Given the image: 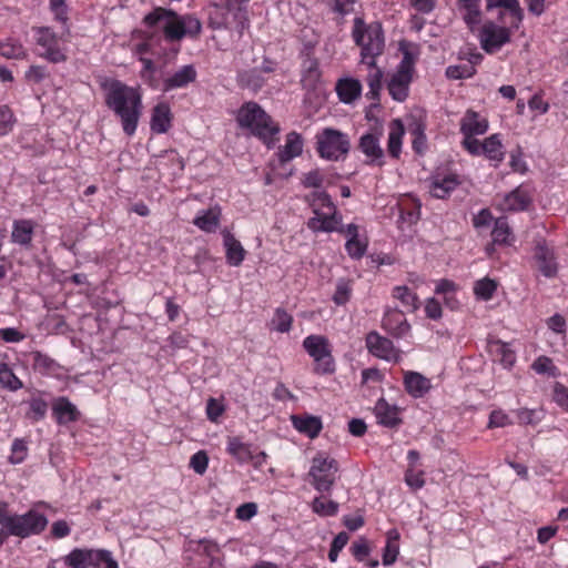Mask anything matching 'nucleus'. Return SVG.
<instances>
[{
  "label": "nucleus",
  "mask_w": 568,
  "mask_h": 568,
  "mask_svg": "<svg viewBox=\"0 0 568 568\" xmlns=\"http://www.w3.org/2000/svg\"><path fill=\"white\" fill-rule=\"evenodd\" d=\"M101 87L105 105L120 119L124 133L133 135L143 110L140 89L114 79L103 81Z\"/></svg>",
  "instance_id": "1"
},
{
  "label": "nucleus",
  "mask_w": 568,
  "mask_h": 568,
  "mask_svg": "<svg viewBox=\"0 0 568 568\" xmlns=\"http://www.w3.org/2000/svg\"><path fill=\"white\" fill-rule=\"evenodd\" d=\"M144 22L153 28L163 30L170 42L180 41L184 37H197L201 32V21L191 14L179 16L172 10L156 8L144 18Z\"/></svg>",
  "instance_id": "2"
},
{
  "label": "nucleus",
  "mask_w": 568,
  "mask_h": 568,
  "mask_svg": "<svg viewBox=\"0 0 568 568\" xmlns=\"http://www.w3.org/2000/svg\"><path fill=\"white\" fill-rule=\"evenodd\" d=\"M353 39L361 47V62L376 60L385 47V39L381 23L366 24L362 18L354 20Z\"/></svg>",
  "instance_id": "3"
},
{
  "label": "nucleus",
  "mask_w": 568,
  "mask_h": 568,
  "mask_svg": "<svg viewBox=\"0 0 568 568\" xmlns=\"http://www.w3.org/2000/svg\"><path fill=\"white\" fill-rule=\"evenodd\" d=\"M236 120L240 126L250 129L254 135H257L267 144L274 142L273 136L280 131L278 125L255 102L244 104L239 110Z\"/></svg>",
  "instance_id": "4"
},
{
  "label": "nucleus",
  "mask_w": 568,
  "mask_h": 568,
  "mask_svg": "<svg viewBox=\"0 0 568 568\" xmlns=\"http://www.w3.org/2000/svg\"><path fill=\"white\" fill-rule=\"evenodd\" d=\"M316 144L320 155L331 161L346 156L351 149L348 135L332 128H325L316 135Z\"/></svg>",
  "instance_id": "5"
},
{
  "label": "nucleus",
  "mask_w": 568,
  "mask_h": 568,
  "mask_svg": "<svg viewBox=\"0 0 568 568\" xmlns=\"http://www.w3.org/2000/svg\"><path fill=\"white\" fill-rule=\"evenodd\" d=\"M64 562L71 568H118L111 552L103 549H73L64 557Z\"/></svg>",
  "instance_id": "6"
},
{
  "label": "nucleus",
  "mask_w": 568,
  "mask_h": 568,
  "mask_svg": "<svg viewBox=\"0 0 568 568\" xmlns=\"http://www.w3.org/2000/svg\"><path fill=\"white\" fill-rule=\"evenodd\" d=\"M303 347L315 362V372L329 374L335 369L331 345L327 337L323 335H310L303 341Z\"/></svg>",
  "instance_id": "7"
},
{
  "label": "nucleus",
  "mask_w": 568,
  "mask_h": 568,
  "mask_svg": "<svg viewBox=\"0 0 568 568\" xmlns=\"http://www.w3.org/2000/svg\"><path fill=\"white\" fill-rule=\"evenodd\" d=\"M337 471L338 465L334 458L318 454L312 460L308 476L316 490L327 493L335 484Z\"/></svg>",
  "instance_id": "8"
},
{
  "label": "nucleus",
  "mask_w": 568,
  "mask_h": 568,
  "mask_svg": "<svg viewBox=\"0 0 568 568\" xmlns=\"http://www.w3.org/2000/svg\"><path fill=\"white\" fill-rule=\"evenodd\" d=\"M413 70L414 58L410 52L405 51L396 72L392 75L387 84L388 92L394 100L403 102L407 98Z\"/></svg>",
  "instance_id": "9"
},
{
  "label": "nucleus",
  "mask_w": 568,
  "mask_h": 568,
  "mask_svg": "<svg viewBox=\"0 0 568 568\" xmlns=\"http://www.w3.org/2000/svg\"><path fill=\"white\" fill-rule=\"evenodd\" d=\"M48 525V519L39 511L31 509L24 515H13L11 525L7 531L10 536L27 538L42 532Z\"/></svg>",
  "instance_id": "10"
},
{
  "label": "nucleus",
  "mask_w": 568,
  "mask_h": 568,
  "mask_svg": "<svg viewBox=\"0 0 568 568\" xmlns=\"http://www.w3.org/2000/svg\"><path fill=\"white\" fill-rule=\"evenodd\" d=\"M510 28L501 27L493 21L484 23L480 30L479 39L481 48L487 53L499 50L504 44L510 41Z\"/></svg>",
  "instance_id": "11"
},
{
  "label": "nucleus",
  "mask_w": 568,
  "mask_h": 568,
  "mask_svg": "<svg viewBox=\"0 0 568 568\" xmlns=\"http://www.w3.org/2000/svg\"><path fill=\"white\" fill-rule=\"evenodd\" d=\"M366 347L368 352L387 362L397 363L400 359L399 351L394 346L393 342L377 332H371L366 336Z\"/></svg>",
  "instance_id": "12"
},
{
  "label": "nucleus",
  "mask_w": 568,
  "mask_h": 568,
  "mask_svg": "<svg viewBox=\"0 0 568 568\" xmlns=\"http://www.w3.org/2000/svg\"><path fill=\"white\" fill-rule=\"evenodd\" d=\"M37 43L44 49L41 55L52 63H59L67 60L65 53L59 47L57 34L47 27L37 30Z\"/></svg>",
  "instance_id": "13"
},
{
  "label": "nucleus",
  "mask_w": 568,
  "mask_h": 568,
  "mask_svg": "<svg viewBox=\"0 0 568 568\" xmlns=\"http://www.w3.org/2000/svg\"><path fill=\"white\" fill-rule=\"evenodd\" d=\"M359 69L366 71L364 77L368 87L366 97L371 100H379V94L383 89L384 71L377 67L376 60H368L366 62L359 61Z\"/></svg>",
  "instance_id": "14"
},
{
  "label": "nucleus",
  "mask_w": 568,
  "mask_h": 568,
  "mask_svg": "<svg viewBox=\"0 0 568 568\" xmlns=\"http://www.w3.org/2000/svg\"><path fill=\"white\" fill-rule=\"evenodd\" d=\"M534 257L539 272L546 277H555L558 273V264L554 250L546 242H538L535 247Z\"/></svg>",
  "instance_id": "15"
},
{
  "label": "nucleus",
  "mask_w": 568,
  "mask_h": 568,
  "mask_svg": "<svg viewBox=\"0 0 568 568\" xmlns=\"http://www.w3.org/2000/svg\"><path fill=\"white\" fill-rule=\"evenodd\" d=\"M315 216L307 222L308 229L314 232H344V226H339L342 217L337 215L336 209L334 211L318 212L314 209Z\"/></svg>",
  "instance_id": "16"
},
{
  "label": "nucleus",
  "mask_w": 568,
  "mask_h": 568,
  "mask_svg": "<svg viewBox=\"0 0 568 568\" xmlns=\"http://www.w3.org/2000/svg\"><path fill=\"white\" fill-rule=\"evenodd\" d=\"M197 72L191 64L183 65L163 80V91L182 89L196 80Z\"/></svg>",
  "instance_id": "17"
},
{
  "label": "nucleus",
  "mask_w": 568,
  "mask_h": 568,
  "mask_svg": "<svg viewBox=\"0 0 568 568\" xmlns=\"http://www.w3.org/2000/svg\"><path fill=\"white\" fill-rule=\"evenodd\" d=\"M460 184V180L456 174H447L445 176L436 175L432 179L429 193L436 199H445Z\"/></svg>",
  "instance_id": "18"
},
{
  "label": "nucleus",
  "mask_w": 568,
  "mask_h": 568,
  "mask_svg": "<svg viewBox=\"0 0 568 568\" xmlns=\"http://www.w3.org/2000/svg\"><path fill=\"white\" fill-rule=\"evenodd\" d=\"M487 130L488 121L473 110H467L460 120V132L464 135H480Z\"/></svg>",
  "instance_id": "19"
},
{
  "label": "nucleus",
  "mask_w": 568,
  "mask_h": 568,
  "mask_svg": "<svg viewBox=\"0 0 568 568\" xmlns=\"http://www.w3.org/2000/svg\"><path fill=\"white\" fill-rule=\"evenodd\" d=\"M530 202L529 193L523 187H517L504 196L499 207L503 211H523L528 207Z\"/></svg>",
  "instance_id": "20"
},
{
  "label": "nucleus",
  "mask_w": 568,
  "mask_h": 568,
  "mask_svg": "<svg viewBox=\"0 0 568 568\" xmlns=\"http://www.w3.org/2000/svg\"><path fill=\"white\" fill-rule=\"evenodd\" d=\"M404 384L407 393L415 398L423 397L430 388V381L417 372H406Z\"/></svg>",
  "instance_id": "21"
},
{
  "label": "nucleus",
  "mask_w": 568,
  "mask_h": 568,
  "mask_svg": "<svg viewBox=\"0 0 568 568\" xmlns=\"http://www.w3.org/2000/svg\"><path fill=\"white\" fill-rule=\"evenodd\" d=\"M358 149L369 159L371 163L382 164L384 151L379 145V136L374 133H365L361 136Z\"/></svg>",
  "instance_id": "22"
},
{
  "label": "nucleus",
  "mask_w": 568,
  "mask_h": 568,
  "mask_svg": "<svg viewBox=\"0 0 568 568\" xmlns=\"http://www.w3.org/2000/svg\"><path fill=\"white\" fill-rule=\"evenodd\" d=\"M336 92L344 103H352L362 94V83L355 78H343L336 83Z\"/></svg>",
  "instance_id": "23"
},
{
  "label": "nucleus",
  "mask_w": 568,
  "mask_h": 568,
  "mask_svg": "<svg viewBox=\"0 0 568 568\" xmlns=\"http://www.w3.org/2000/svg\"><path fill=\"white\" fill-rule=\"evenodd\" d=\"M374 412L378 423L386 427H395L402 422L398 408L389 405L384 398L377 400Z\"/></svg>",
  "instance_id": "24"
},
{
  "label": "nucleus",
  "mask_w": 568,
  "mask_h": 568,
  "mask_svg": "<svg viewBox=\"0 0 568 568\" xmlns=\"http://www.w3.org/2000/svg\"><path fill=\"white\" fill-rule=\"evenodd\" d=\"M383 327L395 337H403L410 328L404 314L399 311H389L383 318Z\"/></svg>",
  "instance_id": "25"
},
{
  "label": "nucleus",
  "mask_w": 568,
  "mask_h": 568,
  "mask_svg": "<svg viewBox=\"0 0 568 568\" xmlns=\"http://www.w3.org/2000/svg\"><path fill=\"white\" fill-rule=\"evenodd\" d=\"M489 353L497 359L505 368H510L516 362L515 351L510 348L509 344L499 339H491L488 342Z\"/></svg>",
  "instance_id": "26"
},
{
  "label": "nucleus",
  "mask_w": 568,
  "mask_h": 568,
  "mask_svg": "<svg viewBox=\"0 0 568 568\" xmlns=\"http://www.w3.org/2000/svg\"><path fill=\"white\" fill-rule=\"evenodd\" d=\"M223 242L227 263L233 266H239L245 257V250L242 244L229 231H223Z\"/></svg>",
  "instance_id": "27"
},
{
  "label": "nucleus",
  "mask_w": 568,
  "mask_h": 568,
  "mask_svg": "<svg viewBox=\"0 0 568 568\" xmlns=\"http://www.w3.org/2000/svg\"><path fill=\"white\" fill-rule=\"evenodd\" d=\"M293 426L303 434H306L310 438H315L322 430V420L316 416H292Z\"/></svg>",
  "instance_id": "28"
},
{
  "label": "nucleus",
  "mask_w": 568,
  "mask_h": 568,
  "mask_svg": "<svg viewBox=\"0 0 568 568\" xmlns=\"http://www.w3.org/2000/svg\"><path fill=\"white\" fill-rule=\"evenodd\" d=\"M405 134V128L399 119L389 123L387 151L390 156L398 158L402 151V141Z\"/></svg>",
  "instance_id": "29"
},
{
  "label": "nucleus",
  "mask_w": 568,
  "mask_h": 568,
  "mask_svg": "<svg viewBox=\"0 0 568 568\" xmlns=\"http://www.w3.org/2000/svg\"><path fill=\"white\" fill-rule=\"evenodd\" d=\"M171 126V110L168 104L159 103L151 116V130L155 133H165Z\"/></svg>",
  "instance_id": "30"
},
{
  "label": "nucleus",
  "mask_w": 568,
  "mask_h": 568,
  "mask_svg": "<svg viewBox=\"0 0 568 568\" xmlns=\"http://www.w3.org/2000/svg\"><path fill=\"white\" fill-rule=\"evenodd\" d=\"M303 151V141L301 135L293 131L286 135L285 145L278 152V159L282 163L291 161L298 156Z\"/></svg>",
  "instance_id": "31"
},
{
  "label": "nucleus",
  "mask_w": 568,
  "mask_h": 568,
  "mask_svg": "<svg viewBox=\"0 0 568 568\" xmlns=\"http://www.w3.org/2000/svg\"><path fill=\"white\" fill-rule=\"evenodd\" d=\"M34 223L31 220H17L13 222L11 240L20 245H29L32 241Z\"/></svg>",
  "instance_id": "32"
},
{
  "label": "nucleus",
  "mask_w": 568,
  "mask_h": 568,
  "mask_svg": "<svg viewBox=\"0 0 568 568\" xmlns=\"http://www.w3.org/2000/svg\"><path fill=\"white\" fill-rule=\"evenodd\" d=\"M221 212L217 207L203 210L199 212L196 217L193 220L194 225L200 230L211 233L215 232L220 224Z\"/></svg>",
  "instance_id": "33"
},
{
  "label": "nucleus",
  "mask_w": 568,
  "mask_h": 568,
  "mask_svg": "<svg viewBox=\"0 0 568 568\" xmlns=\"http://www.w3.org/2000/svg\"><path fill=\"white\" fill-rule=\"evenodd\" d=\"M458 8L464 11L466 24L474 30L480 22V0H458Z\"/></svg>",
  "instance_id": "34"
},
{
  "label": "nucleus",
  "mask_w": 568,
  "mask_h": 568,
  "mask_svg": "<svg viewBox=\"0 0 568 568\" xmlns=\"http://www.w3.org/2000/svg\"><path fill=\"white\" fill-rule=\"evenodd\" d=\"M493 8H505L510 12L513 18L511 27L513 29H518L519 24L523 20V10L517 0H487V9Z\"/></svg>",
  "instance_id": "35"
},
{
  "label": "nucleus",
  "mask_w": 568,
  "mask_h": 568,
  "mask_svg": "<svg viewBox=\"0 0 568 568\" xmlns=\"http://www.w3.org/2000/svg\"><path fill=\"white\" fill-rule=\"evenodd\" d=\"M53 413L60 424L74 422L79 415L77 407L64 397L59 398L55 402Z\"/></svg>",
  "instance_id": "36"
},
{
  "label": "nucleus",
  "mask_w": 568,
  "mask_h": 568,
  "mask_svg": "<svg viewBox=\"0 0 568 568\" xmlns=\"http://www.w3.org/2000/svg\"><path fill=\"white\" fill-rule=\"evenodd\" d=\"M227 452L240 463H246L254 458L250 445L244 444L237 437L229 438Z\"/></svg>",
  "instance_id": "37"
},
{
  "label": "nucleus",
  "mask_w": 568,
  "mask_h": 568,
  "mask_svg": "<svg viewBox=\"0 0 568 568\" xmlns=\"http://www.w3.org/2000/svg\"><path fill=\"white\" fill-rule=\"evenodd\" d=\"M483 154L489 160L500 162L504 158L503 144L498 134H493L483 142Z\"/></svg>",
  "instance_id": "38"
},
{
  "label": "nucleus",
  "mask_w": 568,
  "mask_h": 568,
  "mask_svg": "<svg viewBox=\"0 0 568 568\" xmlns=\"http://www.w3.org/2000/svg\"><path fill=\"white\" fill-rule=\"evenodd\" d=\"M493 242L495 244H510L514 240L510 227L506 219L500 217L495 222V226L491 231Z\"/></svg>",
  "instance_id": "39"
},
{
  "label": "nucleus",
  "mask_w": 568,
  "mask_h": 568,
  "mask_svg": "<svg viewBox=\"0 0 568 568\" xmlns=\"http://www.w3.org/2000/svg\"><path fill=\"white\" fill-rule=\"evenodd\" d=\"M0 384L10 390H18L23 386L22 382L6 363L0 364Z\"/></svg>",
  "instance_id": "40"
},
{
  "label": "nucleus",
  "mask_w": 568,
  "mask_h": 568,
  "mask_svg": "<svg viewBox=\"0 0 568 568\" xmlns=\"http://www.w3.org/2000/svg\"><path fill=\"white\" fill-rule=\"evenodd\" d=\"M413 139V149L422 153L426 146L425 125L420 121L414 120L408 128Z\"/></svg>",
  "instance_id": "41"
},
{
  "label": "nucleus",
  "mask_w": 568,
  "mask_h": 568,
  "mask_svg": "<svg viewBox=\"0 0 568 568\" xmlns=\"http://www.w3.org/2000/svg\"><path fill=\"white\" fill-rule=\"evenodd\" d=\"M393 296L399 300L408 311H415L418 307L417 296L406 286H396L393 290Z\"/></svg>",
  "instance_id": "42"
},
{
  "label": "nucleus",
  "mask_w": 568,
  "mask_h": 568,
  "mask_svg": "<svg viewBox=\"0 0 568 568\" xmlns=\"http://www.w3.org/2000/svg\"><path fill=\"white\" fill-rule=\"evenodd\" d=\"M312 509L320 516H334L337 514L338 504L324 497H316L312 503Z\"/></svg>",
  "instance_id": "43"
},
{
  "label": "nucleus",
  "mask_w": 568,
  "mask_h": 568,
  "mask_svg": "<svg viewBox=\"0 0 568 568\" xmlns=\"http://www.w3.org/2000/svg\"><path fill=\"white\" fill-rule=\"evenodd\" d=\"M497 290V282L491 278H483L475 283L474 292L478 298L488 301Z\"/></svg>",
  "instance_id": "44"
},
{
  "label": "nucleus",
  "mask_w": 568,
  "mask_h": 568,
  "mask_svg": "<svg viewBox=\"0 0 568 568\" xmlns=\"http://www.w3.org/2000/svg\"><path fill=\"white\" fill-rule=\"evenodd\" d=\"M293 317L283 308H277L274 313L271 325L273 329L286 333L291 329Z\"/></svg>",
  "instance_id": "45"
},
{
  "label": "nucleus",
  "mask_w": 568,
  "mask_h": 568,
  "mask_svg": "<svg viewBox=\"0 0 568 568\" xmlns=\"http://www.w3.org/2000/svg\"><path fill=\"white\" fill-rule=\"evenodd\" d=\"M241 83L243 87H246L253 91H257L262 88L265 78L261 74V71L257 69L250 70L241 74Z\"/></svg>",
  "instance_id": "46"
},
{
  "label": "nucleus",
  "mask_w": 568,
  "mask_h": 568,
  "mask_svg": "<svg viewBox=\"0 0 568 568\" xmlns=\"http://www.w3.org/2000/svg\"><path fill=\"white\" fill-rule=\"evenodd\" d=\"M33 368L39 372L53 371L57 366L55 362L45 354L40 352H31L29 354Z\"/></svg>",
  "instance_id": "47"
},
{
  "label": "nucleus",
  "mask_w": 568,
  "mask_h": 568,
  "mask_svg": "<svg viewBox=\"0 0 568 568\" xmlns=\"http://www.w3.org/2000/svg\"><path fill=\"white\" fill-rule=\"evenodd\" d=\"M233 20L230 21L229 18H226L225 23L234 28L240 34L243 33L244 30L248 28V17L246 11H244L242 8H237L235 11L232 12Z\"/></svg>",
  "instance_id": "48"
},
{
  "label": "nucleus",
  "mask_w": 568,
  "mask_h": 568,
  "mask_svg": "<svg viewBox=\"0 0 568 568\" xmlns=\"http://www.w3.org/2000/svg\"><path fill=\"white\" fill-rule=\"evenodd\" d=\"M209 466V456L204 450L195 453L190 459V467L199 475H203Z\"/></svg>",
  "instance_id": "49"
},
{
  "label": "nucleus",
  "mask_w": 568,
  "mask_h": 568,
  "mask_svg": "<svg viewBox=\"0 0 568 568\" xmlns=\"http://www.w3.org/2000/svg\"><path fill=\"white\" fill-rule=\"evenodd\" d=\"M424 475L425 473L423 470L416 471L412 466H409L405 473V483L412 489H420L425 485Z\"/></svg>",
  "instance_id": "50"
},
{
  "label": "nucleus",
  "mask_w": 568,
  "mask_h": 568,
  "mask_svg": "<svg viewBox=\"0 0 568 568\" xmlns=\"http://www.w3.org/2000/svg\"><path fill=\"white\" fill-rule=\"evenodd\" d=\"M14 116L9 106H0V135H6L12 130Z\"/></svg>",
  "instance_id": "51"
},
{
  "label": "nucleus",
  "mask_w": 568,
  "mask_h": 568,
  "mask_svg": "<svg viewBox=\"0 0 568 568\" xmlns=\"http://www.w3.org/2000/svg\"><path fill=\"white\" fill-rule=\"evenodd\" d=\"M345 248L352 258H361L367 248V243L361 239L347 240Z\"/></svg>",
  "instance_id": "52"
},
{
  "label": "nucleus",
  "mask_w": 568,
  "mask_h": 568,
  "mask_svg": "<svg viewBox=\"0 0 568 568\" xmlns=\"http://www.w3.org/2000/svg\"><path fill=\"white\" fill-rule=\"evenodd\" d=\"M0 54L8 59H21L26 52L19 43H0Z\"/></svg>",
  "instance_id": "53"
},
{
  "label": "nucleus",
  "mask_w": 568,
  "mask_h": 568,
  "mask_svg": "<svg viewBox=\"0 0 568 568\" xmlns=\"http://www.w3.org/2000/svg\"><path fill=\"white\" fill-rule=\"evenodd\" d=\"M532 368L538 374H547L549 376L556 375V366L552 364V361L546 356H539L534 363Z\"/></svg>",
  "instance_id": "54"
},
{
  "label": "nucleus",
  "mask_w": 568,
  "mask_h": 568,
  "mask_svg": "<svg viewBox=\"0 0 568 568\" xmlns=\"http://www.w3.org/2000/svg\"><path fill=\"white\" fill-rule=\"evenodd\" d=\"M348 541V535L344 531L339 532L333 540L328 552V559L334 562L336 561L339 551L346 546Z\"/></svg>",
  "instance_id": "55"
},
{
  "label": "nucleus",
  "mask_w": 568,
  "mask_h": 568,
  "mask_svg": "<svg viewBox=\"0 0 568 568\" xmlns=\"http://www.w3.org/2000/svg\"><path fill=\"white\" fill-rule=\"evenodd\" d=\"M518 423L521 425H536L540 422L541 416L537 410L521 408L517 410Z\"/></svg>",
  "instance_id": "56"
},
{
  "label": "nucleus",
  "mask_w": 568,
  "mask_h": 568,
  "mask_svg": "<svg viewBox=\"0 0 568 568\" xmlns=\"http://www.w3.org/2000/svg\"><path fill=\"white\" fill-rule=\"evenodd\" d=\"M475 73V69L471 65H452L446 70V74L450 79H463L469 78Z\"/></svg>",
  "instance_id": "57"
},
{
  "label": "nucleus",
  "mask_w": 568,
  "mask_h": 568,
  "mask_svg": "<svg viewBox=\"0 0 568 568\" xmlns=\"http://www.w3.org/2000/svg\"><path fill=\"white\" fill-rule=\"evenodd\" d=\"M27 444L22 439H16L12 443V455L10 456V462L12 464H20L24 460L27 456Z\"/></svg>",
  "instance_id": "58"
},
{
  "label": "nucleus",
  "mask_w": 568,
  "mask_h": 568,
  "mask_svg": "<svg viewBox=\"0 0 568 568\" xmlns=\"http://www.w3.org/2000/svg\"><path fill=\"white\" fill-rule=\"evenodd\" d=\"M314 209H321L326 207L329 211H334L335 206L329 197V195L325 192H315L313 193V203Z\"/></svg>",
  "instance_id": "59"
},
{
  "label": "nucleus",
  "mask_w": 568,
  "mask_h": 568,
  "mask_svg": "<svg viewBox=\"0 0 568 568\" xmlns=\"http://www.w3.org/2000/svg\"><path fill=\"white\" fill-rule=\"evenodd\" d=\"M510 424L511 420L509 419L508 415L505 414L503 410H493L489 415V428L505 427Z\"/></svg>",
  "instance_id": "60"
},
{
  "label": "nucleus",
  "mask_w": 568,
  "mask_h": 568,
  "mask_svg": "<svg viewBox=\"0 0 568 568\" xmlns=\"http://www.w3.org/2000/svg\"><path fill=\"white\" fill-rule=\"evenodd\" d=\"M48 409L47 403L41 398H34L30 402V414L32 418L39 420L44 417Z\"/></svg>",
  "instance_id": "61"
},
{
  "label": "nucleus",
  "mask_w": 568,
  "mask_h": 568,
  "mask_svg": "<svg viewBox=\"0 0 568 568\" xmlns=\"http://www.w3.org/2000/svg\"><path fill=\"white\" fill-rule=\"evenodd\" d=\"M399 552L398 542H387L383 554V564L385 566L392 565L396 561Z\"/></svg>",
  "instance_id": "62"
},
{
  "label": "nucleus",
  "mask_w": 568,
  "mask_h": 568,
  "mask_svg": "<svg viewBox=\"0 0 568 568\" xmlns=\"http://www.w3.org/2000/svg\"><path fill=\"white\" fill-rule=\"evenodd\" d=\"M352 552L357 560H359V561L364 560L369 554V547H368L367 540L364 538H361L356 542H354L352 545Z\"/></svg>",
  "instance_id": "63"
},
{
  "label": "nucleus",
  "mask_w": 568,
  "mask_h": 568,
  "mask_svg": "<svg viewBox=\"0 0 568 568\" xmlns=\"http://www.w3.org/2000/svg\"><path fill=\"white\" fill-rule=\"evenodd\" d=\"M554 400L562 408L568 409V389L561 384L555 385Z\"/></svg>",
  "instance_id": "64"
}]
</instances>
